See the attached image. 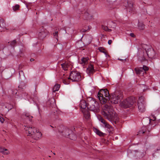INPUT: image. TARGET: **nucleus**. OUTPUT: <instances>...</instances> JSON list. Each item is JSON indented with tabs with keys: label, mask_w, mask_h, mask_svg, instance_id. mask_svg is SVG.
Instances as JSON below:
<instances>
[{
	"label": "nucleus",
	"mask_w": 160,
	"mask_h": 160,
	"mask_svg": "<svg viewBox=\"0 0 160 160\" xmlns=\"http://www.w3.org/2000/svg\"><path fill=\"white\" fill-rule=\"evenodd\" d=\"M102 115L110 121L117 120V114L114 111L113 107L110 105L105 104L102 108Z\"/></svg>",
	"instance_id": "f257e3e1"
},
{
	"label": "nucleus",
	"mask_w": 160,
	"mask_h": 160,
	"mask_svg": "<svg viewBox=\"0 0 160 160\" xmlns=\"http://www.w3.org/2000/svg\"><path fill=\"white\" fill-rule=\"evenodd\" d=\"M155 56V52L152 48H149L147 50L145 49V52L141 53V56L138 58V59L141 62L147 60L148 57L150 58H154Z\"/></svg>",
	"instance_id": "f03ea898"
},
{
	"label": "nucleus",
	"mask_w": 160,
	"mask_h": 160,
	"mask_svg": "<svg viewBox=\"0 0 160 160\" xmlns=\"http://www.w3.org/2000/svg\"><path fill=\"white\" fill-rule=\"evenodd\" d=\"M110 96L108 91L107 89H101L98 94V97L102 104H105L107 101L109 100Z\"/></svg>",
	"instance_id": "7ed1b4c3"
},
{
	"label": "nucleus",
	"mask_w": 160,
	"mask_h": 160,
	"mask_svg": "<svg viewBox=\"0 0 160 160\" xmlns=\"http://www.w3.org/2000/svg\"><path fill=\"white\" fill-rule=\"evenodd\" d=\"M135 102V98L130 97L121 102L120 104L121 107L126 108L132 106Z\"/></svg>",
	"instance_id": "20e7f679"
},
{
	"label": "nucleus",
	"mask_w": 160,
	"mask_h": 160,
	"mask_svg": "<svg viewBox=\"0 0 160 160\" xmlns=\"http://www.w3.org/2000/svg\"><path fill=\"white\" fill-rule=\"evenodd\" d=\"M70 79L72 82H78L81 80V77L80 73L76 71L71 72L69 78L68 79Z\"/></svg>",
	"instance_id": "39448f33"
},
{
	"label": "nucleus",
	"mask_w": 160,
	"mask_h": 160,
	"mask_svg": "<svg viewBox=\"0 0 160 160\" xmlns=\"http://www.w3.org/2000/svg\"><path fill=\"white\" fill-rule=\"evenodd\" d=\"M138 105V109L140 112H143L145 111L146 104L144 97L141 96L139 98Z\"/></svg>",
	"instance_id": "423d86ee"
},
{
	"label": "nucleus",
	"mask_w": 160,
	"mask_h": 160,
	"mask_svg": "<svg viewBox=\"0 0 160 160\" xmlns=\"http://www.w3.org/2000/svg\"><path fill=\"white\" fill-rule=\"evenodd\" d=\"M120 99V96L115 94H112L109 97V100L112 103L116 104L118 103Z\"/></svg>",
	"instance_id": "0eeeda50"
},
{
	"label": "nucleus",
	"mask_w": 160,
	"mask_h": 160,
	"mask_svg": "<svg viewBox=\"0 0 160 160\" xmlns=\"http://www.w3.org/2000/svg\"><path fill=\"white\" fill-rule=\"evenodd\" d=\"M99 106L98 102L95 100V104L92 103L90 106L88 107V109L90 111H92L94 112H98L99 111Z\"/></svg>",
	"instance_id": "6e6552de"
},
{
	"label": "nucleus",
	"mask_w": 160,
	"mask_h": 160,
	"mask_svg": "<svg viewBox=\"0 0 160 160\" xmlns=\"http://www.w3.org/2000/svg\"><path fill=\"white\" fill-rule=\"evenodd\" d=\"M133 2L131 1L127 0L124 2V6L126 7V8L129 12H131L133 10Z\"/></svg>",
	"instance_id": "1a4fd4ad"
},
{
	"label": "nucleus",
	"mask_w": 160,
	"mask_h": 160,
	"mask_svg": "<svg viewBox=\"0 0 160 160\" xmlns=\"http://www.w3.org/2000/svg\"><path fill=\"white\" fill-rule=\"evenodd\" d=\"M32 135L34 136L35 139H37L41 137L42 134L38 131V130H37L36 128L33 127Z\"/></svg>",
	"instance_id": "9d476101"
},
{
	"label": "nucleus",
	"mask_w": 160,
	"mask_h": 160,
	"mask_svg": "<svg viewBox=\"0 0 160 160\" xmlns=\"http://www.w3.org/2000/svg\"><path fill=\"white\" fill-rule=\"evenodd\" d=\"M99 120L104 125L103 126L105 128H107L108 129H111L112 128V127L109 125L106 121L104 119L100 117L98 118Z\"/></svg>",
	"instance_id": "9b49d317"
},
{
	"label": "nucleus",
	"mask_w": 160,
	"mask_h": 160,
	"mask_svg": "<svg viewBox=\"0 0 160 160\" xmlns=\"http://www.w3.org/2000/svg\"><path fill=\"white\" fill-rule=\"evenodd\" d=\"M72 131L68 128H65L62 132V135L68 138L70 135H72V134H71Z\"/></svg>",
	"instance_id": "f8f14e48"
},
{
	"label": "nucleus",
	"mask_w": 160,
	"mask_h": 160,
	"mask_svg": "<svg viewBox=\"0 0 160 160\" xmlns=\"http://www.w3.org/2000/svg\"><path fill=\"white\" fill-rule=\"evenodd\" d=\"M95 71L93 66L92 64L89 65L86 69L87 73L89 75L92 74Z\"/></svg>",
	"instance_id": "ddd939ff"
},
{
	"label": "nucleus",
	"mask_w": 160,
	"mask_h": 160,
	"mask_svg": "<svg viewBox=\"0 0 160 160\" xmlns=\"http://www.w3.org/2000/svg\"><path fill=\"white\" fill-rule=\"evenodd\" d=\"M87 104H88V109L89 108L88 107L90 106L92 104V103L95 104V99L91 97H88L87 98Z\"/></svg>",
	"instance_id": "4468645a"
},
{
	"label": "nucleus",
	"mask_w": 160,
	"mask_h": 160,
	"mask_svg": "<svg viewBox=\"0 0 160 160\" xmlns=\"http://www.w3.org/2000/svg\"><path fill=\"white\" fill-rule=\"evenodd\" d=\"M47 33L48 32L46 30H43L39 32L38 35L40 39H42L46 37Z\"/></svg>",
	"instance_id": "2eb2a0df"
},
{
	"label": "nucleus",
	"mask_w": 160,
	"mask_h": 160,
	"mask_svg": "<svg viewBox=\"0 0 160 160\" xmlns=\"http://www.w3.org/2000/svg\"><path fill=\"white\" fill-rule=\"evenodd\" d=\"M24 129L26 131H28V136L32 135V132L33 130V128L32 127H28V126H25Z\"/></svg>",
	"instance_id": "dca6fc26"
},
{
	"label": "nucleus",
	"mask_w": 160,
	"mask_h": 160,
	"mask_svg": "<svg viewBox=\"0 0 160 160\" xmlns=\"http://www.w3.org/2000/svg\"><path fill=\"white\" fill-rule=\"evenodd\" d=\"M0 27L2 28L3 30H0V31L1 32L4 31V29H6V24L4 20L2 19H0Z\"/></svg>",
	"instance_id": "f3484780"
},
{
	"label": "nucleus",
	"mask_w": 160,
	"mask_h": 160,
	"mask_svg": "<svg viewBox=\"0 0 160 160\" xmlns=\"http://www.w3.org/2000/svg\"><path fill=\"white\" fill-rule=\"evenodd\" d=\"M89 58L88 57H83L82 58L81 60L79 61L80 64L84 65L87 64L88 62Z\"/></svg>",
	"instance_id": "a211bd4d"
},
{
	"label": "nucleus",
	"mask_w": 160,
	"mask_h": 160,
	"mask_svg": "<svg viewBox=\"0 0 160 160\" xmlns=\"http://www.w3.org/2000/svg\"><path fill=\"white\" fill-rule=\"evenodd\" d=\"M80 106L81 108L83 109L85 108L86 107L88 108L87 102H86L84 100L81 101L80 104Z\"/></svg>",
	"instance_id": "6ab92c4d"
},
{
	"label": "nucleus",
	"mask_w": 160,
	"mask_h": 160,
	"mask_svg": "<svg viewBox=\"0 0 160 160\" xmlns=\"http://www.w3.org/2000/svg\"><path fill=\"white\" fill-rule=\"evenodd\" d=\"M0 152L3 154L8 155L10 153L9 151L7 149L0 147Z\"/></svg>",
	"instance_id": "aec40b11"
},
{
	"label": "nucleus",
	"mask_w": 160,
	"mask_h": 160,
	"mask_svg": "<svg viewBox=\"0 0 160 160\" xmlns=\"http://www.w3.org/2000/svg\"><path fill=\"white\" fill-rule=\"evenodd\" d=\"M61 65L63 69L65 71L67 70L69 66V64L66 62L61 64Z\"/></svg>",
	"instance_id": "412c9836"
},
{
	"label": "nucleus",
	"mask_w": 160,
	"mask_h": 160,
	"mask_svg": "<svg viewBox=\"0 0 160 160\" xmlns=\"http://www.w3.org/2000/svg\"><path fill=\"white\" fill-rule=\"evenodd\" d=\"M22 117L25 118L29 120L30 121L32 120V117L29 115L28 114L24 113L22 115Z\"/></svg>",
	"instance_id": "4be33fe9"
},
{
	"label": "nucleus",
	"mask_w": 160,
	"mask_h": 160,
	"mask_svg": "<svg viewBox=\"0 0 160 160\" xmlns=\"http://www.w3.org/2000/svg\"><path fill=\"white\" fill-rule=\"evenodd\" d=\"M98 50L101 52L104 53L106 55V57H107V56H109L108 55V54L107 53V52L105 50V49L102 47H100L98 48Z\"/></svg>",
	"instance_id": "5701e85b"
},
{
	"label": "nucleus",
	"mask_w": 160,
	"mask_h": 160,
	"mask_svg": "<svg viewBox=\"0 0 160 160\" xmlns=\"http://www.w3.org/2000/svg\"><path fill=\"white\" fill-rule=\"evenodd\" d=\"M84 110L82 111L83 113L84 116L86 119H88L90 118V115L89 112L88 111H87L86 112H84Z\"/></svg>",
	"instance_id": "b1692460"
},
{
	"label": "nucleus",
	"mask_w": 160,
	"mask_h": 160,
	"mask_svg": "<svg viewBox=\"0 0 160 160\" xmlns=\"http://www.w3.org/2000/svg\"><path fill=\"white\" fill-rule=\"evenodd\" d=\"M138 28L140 30H143L144 29V25L142 22H138Z\"/></svg>",
	"instance_id": "393cba45"
},
{
	"label": "nucleus",
	"mask_w": 160,
	"mask_h": 160,
	"mask_svg": "<svg viewBox=\"0 0 160 160\" xmlns=\"http://www.w3.org/2000/svg\"><path fill=\"white\" fill-rule=\"evenodd\" d=\"M60 87V85L59 84L55 85L53 88L52 90L53 92H55L58 91Z\"/></svg>",
	"instance_id": "a878e982"
},
{
	"label": "nucleus",
	"mask_w": 160,
	"mask_h": 160,
	"mask_svg": "<svg viewBox=\"0 0 160 160\" xmlns=\"http://www.w3.org/2000/svg\"><path fill=\"white\" fill-rule=\"evenodd\" d=\"M134 71L137 75H139L142 72V68L139 69V68H135Z\"/></svg>",
	"instance_id": "bb28decb"
},
{
	"label": "nucleus",
	"mask_w": 160,
	"mask_h": 160,
	"mask_svg": "<svg viewBox=\"0 0 160 160\" xmlns=\"http://www.w3.org/2000/svg\"><path fill=\"white\" fill-rule=\"evenodd\" d=\"M71 134H72V135H70L68 138L72 140H75L77 138L76 136L72 133V132L71 133Z\"/></svg>",
	"instance_id": "cd10ccee"
},
{
	"label": "nucleus",
	"mask_w": 160,
	"mask_h": 160,
	"mask_svg": "<svg viewBox=\"0 0 160 160\" xmlns=\"http://www.w3.org/2000/svg\"><path fill=\"white\" fill-rule=\"evenodd\" d=\"M102 28L105 31H108V32H111L112 31V30L110 29H109L108 27L106 26L102 25Z\"/></svg>",
	"instance_id": "c85d7f7f"
},
{
	"label": "nucleus",
	"mask_w": 160,
	"mask_h": 160,
	"mask_svg": "<svg viewBox=\"0 0 160 160\" xmlns=\"http://www.w3.org/2000/svg\"><path fill=\"white\" fill-rule=\"evenodd\" d=\"M17 44V42L16 40H13L10 42V45L12 47H15Z\"/></svg>",
	"instance_id": "c756f323"
},
{
	"label": "nucleus",
	"mask_w": 160,
	"mask_h": 160,
	"mask_svg": "<svg viewBox=\"0 0 160 160\" xmlns=\"http://www.w3.org/2000/svg\"><path fill=\"white\" fill-rule=\"evenodd\" d=\"M151 118H152L149 119V123L151 124L152 125H153L154 124L152 122V121H155L156 119V118L154 115H152V116Z\"/></svg>",
	"instance_id": "7c9ffc66"
},
{
	"label": "nucleus",
	"mask_w": 160,
	"mask_h": 160,
	"mask_svg": "<svg viewBox=\"0 0 160 160\" xmlns=\"http://www.w3.org/2000/svg\"><path fill=\"white\" fill-rule=\"evenodd\" d=\"M84 15L87 16L86 18L87 19H92V17L91 16H90L89 13L87 12L85 13Z\"/></svg>",
	"instance_id": "2f4dec72"
},
{
	"label": "nucleus",
	"mask_w": 160,
	"mask_h": 160,
	"mask_svg": "<svg viewBox=\"0 0 160 160\" xmlns=\"http://www.w3.org/2000/svg\"><path fill=\"white\" fill-rule=\"evenodd\" d=\"M19 5L18 4L16 5L13 7V10L14 11H15L19 9Z\"/></svg>",
	"instance_id": "473e14b6"
},
{
	"label": "nucleus",
	"mask_w": 160,
	"mask_h": 160,
	"mask_svg": "<svg viewBox=\"0 0 160 160\" xmlns=\"http://www.w3.org/2000/svg\"><path fill=\"white\" fill-rule=\"evenodd\" d=\"M96 133L100 136H102L103 135V133L102 132L97 129H96Z\"/></svg>",
	"instance_id": "72a5a7b5"
},
{
	"label": "nucleus",
	"mask_w": 160,
	"mask_h": 160,
	"mask_svg": "<svg viewBox=\"0 0 160 160\" xmlns=\"http://www.w3.org/2000/svg\"><path fill=\"white\" fill-rule=\"evenodd\" d=\"M5 108H7L8 109V111L10 110L12 108V106L11 104H8L7 106H5Z\"/></svg>",
	"instance_id": "f704fd0d"
},
{
	"label": "nucleus",
	"mask_w": 160,
	"mask_h": 160,
	"mask_svg": "<svg viewBox=\"0 0 160 160\" xmlns=\"http://www.w3.org/2000/svg\"><path fill=\"white\" fill-rule=\"evenodd\" d=\"M58 32L57 31H55V33H53V35L55 37V38L58 41Z\"/></svg>",
	"instance_id": "c9c22d12"
},
{
	"label": "nucleus",
	"mask_w": 160,
	"mask_h": 160,
	"mask_svg": "<svg viewBox=\"0 0 160 160\" xmlns=\"http://www.w3.org/2000/svg\"><path fill=\"white\" fill-rule=\"evenodd\" d=\"M142 69V70L143 69L145 71H148V67L144 65L143 66V68Z\"/></svg>",
	"instance_id": "e433bc0d"
},
{
	"label": "nucleus",
	"mask_w": 160,
	"mask_h": 160,
	"mask_svg": "<svg viewBox=\"0 0 160 160\" xmlns=\"http://www.w3.org/2000/svg\"><path fill=\"white\" fill-rule=\"evenodd\" d=\"M17 90L16 89H14L13 90H12V94L13 95H16V94L17 93Z\"/></svg>",
	"instance_id": "4c0bfd02"
},
{
	"label": "nucleus",
	"mask_w": 160,
	"mask_h": 160,
	"mask_svg": "<svg viewBox=\"0 0 160 160\" xmlns=\"http://www.w3.org/2000/svg\"><path fill=\"white\" fill-rule=\"evenodd\" d=\"M4 120V119L2 117L0 116V122L2 123H3Z\"/></svg>",
	"instance_id": "58836bf2"
},
{
	"label": "nucleus",
	"mask_w": 160,
	"mask_h": 160,
	"mask_svg": "<svg viewBox=\"0 0 160 160\" xmlns=\"http://www.w3.org/2000/svg\"><path fill=\"white\" fill-rule=\"evenodd\" d=\"M116 0H107V1L109 3H112L115 2Z\"/></svg>",
	"instance_id": "ea45409f"
},
{
	"label": "nucleus",
	"mask_w": 160,
	"mask_h": 160,
	"mask_svg": "<svg viewBox=\"0 0 160 160\" xmlns=\"http://www.w3.org/2000/svg\"><path fill=\"white\" fill-rule=\"evenodd\" d=\"M132 152H131V151L130 150H128V156L129 157L130 156V154Z\"/></svg>",
	"instance_id": "a19ab883"
},
{
	"label": "nucleus",
	"mask_w": 160,
	"mask_h": 160,
	"mask_svg": "<svg viewBox=\"0 0 160 160\" xmlns=\"http://www.w3.org/2000/svg\"><path fill=\"white\" fill-rule=\"evenodd\" d=\"M98 64L100 65H102V62H101L100 61H99L98 62Z\"/></svg>",
	"instance_id": "79ce46f5"
},
{
	"label": "nucleus",
	"mask_w": 160,
	"mask_h": 160,
	"mask_svg": "<svg viewBox=\"0 0 160 160\" xmlns=\"http://www.w3.org/2000/svg\"><path fill=\"white\" fill-rule=\"evenodd\" d=\"M86 30H85V29H82V30H81L80 32H86Z\"/></svg>",
	"instance_id": "37998d69"
},
{
	"label": "nucleus",
	"mask_w": 160,
	"mask_h": 160,
	"mask_svg": "<svg viewBox=\"0 0 160 160\" xmlns=\"http://www.w3.org/2000/svg\"><path fill=\"white\" fill-rule=\"evenodd\" d=\"M112 43V40H109L108 41V43L109 44V45H110Z\"/></svg>",
	"instance_id": "c03bdc74"
},
{
	"label": "nucleus",
	"mask_w": 160,
	"mask_h": 160,
	"mask_svg": "<svg viewBox=\"0 0 160 160\" xmlns=\"http://www.w3.org/2000/svg\"><path fill=\"white\" fill-rule=\"evenodd\" d=\"M130 36L132 37H134L135 35L133 33H131L130 34Z\"/></svg>",
	"instance_id": "a18cd8bd"
},
{
	"label": "nucleus",
	"mask_w": 160,
	"mask_h": 160,
	"mask_svg": "<svg viewBox=\"0 0 160 160\" xmlns=\"http://www.w3.org/2000/svg\"><path fill=\"white\" fill-rule=\"evenodd\" d=\"M63 82L65 84H68V83L66 82L65 80H63Z\"/></svg>",
	"instance_id": "49530a36"
},
{
	"label": "nucleus",
	"mask_w": 160,
	"mask_h": 160,
	"mask_svg": "<svg viewBox=\"0 0 160 160\" xmlns=\"http://www.w3.org/2000/svg\"><path fill=\"white\" fill-rule=\"evenodd\" d=\"M145 132L143 131H139V133H142V134H143Z\"/></svg>",
	"instance_id": "de8ad7c7"
},
{
	"label": "nucleus",
	"mask_w": 160,
	"mask_h": 160,
	"mask_svg": "<svg viewBox=\"0 0 160 160\" xmlns=\"http://www.w3.org/2000/svg\"><path fill=\"white\" fill-rule=\"evenodd\" d=\"M18 87L19 89H24L23 87H22L21 86H19Z\"/></svg>",
	"instance_id": "09e8293b"
},
{
	"label": "nucleus",
	"mask_w": 160,
	"mask_h": 160,
	"mask_svg": "<svg viewBox=\"0 0 160 160\" xmlns=\"http://www.w3.org/2000/svg\"><path fill=\"white\" fill-rule=\"evenodd\" d=\"M23 73V72L22 71H19V75H20V74L21 73Z\"/></svg>",
	"instance_id": "8fccbe9b"
},
{
	"label": "nucleus",
	"mask_w": 160,
	"mask_h": 160,
	"mask_svg": "<svg viewBox=\"0 0 160 160\" xmlns=\"http://www.w3.org/2000/svg\"><path fill=\"white\" fill-rule=\"evenodd\" d=\"M82 2H84V3H85V4H86V3H87V2L86 1H85L84 0H82Z\"/></svg>",
	"instance_id": "3c124183"
},
{
	"label": "nucleus",
	"mask_w": 160,
	"mask_h": 160,
	"mask_svg": "<svg viewBox=\"0 0 160 160\" xmlns=\"http://www.w3.org/2000/svg\"><path fill=\"white\" fill-rule=\"evenodd\" d=\"M34 60V59L33 58H31L30 59V61L31 62L33 61Z\"/></svg>",
	"instance_id": "603ef678"
},
{
	"label": "nucleus",
	"mask_w": 160,
	"mask_h": 160,
	"mask_svg": "<svg viewBox=\"0 0 160 160\" xmlns=\"http://www.w3.org/2000/svg\"><path fill=\"white\" fill-rule=\"evenodd\" d=\"M35 92H36V90H35V91H34V97L36 95V94L35 93Z\"/></svg>",
	"instance_id": "864d4df0"
},
{
	"label": "nucleus",
	"mask_w": 160,
	"mask_h": 160,
	"mask_svg": "<svg viewBox=\"0 0 160 160\" xmlns=\"http://www.w3.org/2000/svg\"><path fill=\"white\" fill-rule=\"evenodd\" d=\"M118 60H120V61H121L123 60L121 59H118Z\"/></svg>",
	"instance_id": "5fc2aeb1"
},
{
	"label": "nucleus",
	"mask_w": 160,
	"mask_h": 160,
	"mask_svg": "<svg viewBox=\"0 0 160 160\" xmlns=\"http://www.w3.org/2000/svg\"><path fill=\"white\" fill-rule=\"evenodd\" d=\"M50 126L51 127L53 128V127L51 125H50Z\"/></svg>",
	"instance_id": "6e6d98bb"
},
{
	"label": "nucleus",
	"mask_w": 160,
	"mask_h": 160,
	"mask_svg": "<svg viewBox=\"0 0 160 160\" xmlns=\"http://www.w3.org/2000/svg\"><path fill=\"white\" fill-rule=\"evenodd\" d=\"M27 96V94H25Z\"/></svg>",
	"instance_id": "4d7b16f0"
},
{
	"label": "nucleus",
	"mask_w": 160,
	"mask_h": 160,
	"mask_svg": "<svg viewBox=\"0 0 160 160\" xmlns=\"http://www.w3.org/2000/svg\"><path fill=\"white\" fill-rule=\"evenodd\" d=\"M152 156H153V157H154L153 154L152 155Z\"/></svg>",
	"instance_id": "13d9d810"
}]
</instances>
